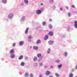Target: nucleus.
I'll return each mask as SVG.
<instances>
[{"label": "nucleus", "instance_id": "1", "mask_svg": "<svg viewBox=\"0 0 77 77\" xmlns=\"http://www.w3.org/2000/svg\"><path fill=\"white\" fill-rule=\"evenodd\" d=\"M14 16V13H11L8 16V18H9V19H12Z\"/></svg>", "mask_w": 77, "mask_h": 77}, {"label": "nucleus", "instance_id": "2", "mask_svg": "<svg viewBox=\"0 0 77 77\" xmlns=\"http://www.w3.org/2000/svg\"><path fill=\"white\" fill-rule=\"evenodd\" d=\"M49 45H52L53 44V41L52 40L49 41L48 42Z\"/></svg>", "mask_w": 77, "mask_h": 77}, {"label": "nucleus", "instance_id": "3", "mask_svg": "<svg viewBox=\"0 0 77 77\" xmlns=\"http://www.w3.org/2000/svg\"><path fill=\"white\" fill-rule=\"evenodd\" d=\"M41 13V10H38L36 11V14L38 15L40 14Z\"/></svg>", "mask_w": 77, "mask_h": 77}, {"label": "nucleus", "instance_id": "4", "mask_svg": "<svg viewBox=\"0 0 77 77\" xmlns=\"http://www.w3.org/2000/svg\"><path fill=\"white\" fill-rule=\"evenodd\" d=\"M48 34L49 35V36H53V32H52L51 31H50L49 33Z\"/></svg>", "mask_w": 77, "mask_h": 77}, {"label": "nucleus", "instance_id": "5", "mask_svg": "<svg viewBox=\"0 0 77 77\" xmlns=\"http://www.w3.org/2000/svg\"><path fill=\"white\" fill-rule=\"evenodd\" d=\"M50 72L48 71H47L46 72L45 74L46 75H50Z\"/></svg>", "mask_w": 77, "mask_h": 77}, {"label": "nucleus", "instance_id": "6", "mask_svg": "<svg viewBox=\"0 0 77 77\" xmlns=\"http://www.w3.org/2000/svg\"><path fill=\"white\" fill-rule=\"evenodd\" d=\"M75 25L74 26L75 28H77V20H75Z\"/></svg>", "mask_w": 77, "mask_h": 77}, {"label": "nucleus", "instance_id": "7", "mask_svg": "<svg viewBox=\"0 0 77 77\" xmlns=\"http://www.w3.org/2000/svg\"><path fill=\"white\" fill-rule=\"evenodd\" d=\"M29 27L27 28L26 29V30L25 31V34H27V33H28V31H29Z\"/></svg>", "mask_w": 77, "mask_h": 77}, {"label": "nucleus", "instance_id": "8", "mask_svg": "<svg viewBox=\"0 0 77 77\" xmlns=\"http://www.w3.org/2000/svg\"><path fill=\"white\" fill-rule=\"evenodd\" d=\"M33 48L34 50H37L38 49V47L36 46H34Z\"/></svg>", "mask_w": 77, "mask_h": 77}, {"label": "nucleus", "instance_id": "9", "mask_svg": "<svg viewBox=\"0 0 77 77\" xmlns=\"http://www.w3.org/2000/svg\"><path fill=\"white\" fill-rule=\"evenodd\" d=\"M23 58V56L21 55L18 58L19 60H21Z\"/></svg>", "mask_w": 77, "mask_h": 77}, {"label": "nucleus", "instance_id": "10", "mask_svg": "<svg viewBox=\"0 0 77 77\" xmlns=\"http://www.w3.org/2000/svg\"><path fill=\"white\" fill-rule=\"evenodd\" d=\"M48 38V35H46L45 37L44 38V40H47V39Z\"/></svg>", "mask_w": 77, "mask_h": 77}, {"label": "nucleus", "instance_id": "11", "mask_svg": "<svg viewBox=\"0 0 77 77\" xmlns=\"http://www.w3.org/2000/svg\"><path fill=\"white\" fill-rule=\"evenodd\" d=\"M37 59H38L37 57H35L33 58V60L34 61H36L37 60Z\"/></svg>", "mask_w": 77, "mask_h": 77}, {"label": "nucleus", "instance_id": "12", "mask_svg": "<svg viewBox=\"0 0 77 77\" xmlns=\"http://www.w3.org/2000/svg\"><path fill=\"white\" fill-rule=\"evenodd\" d=\"M24 2L26 4H27L29 3V1L28 0H24Z\"/></svg>", "mask_w": 77, "mask_h": 77}, {"label": "nucleus", "instance_id": "13", "mask_svg": "<svg viewBox=\"0 0 77 77\" xmlns=\"http://www.w3.org/2000/svg\"><path fill=\"white\" fill-rule=\"evenodd\" d=\"M23 44H24V42L23 41H21L19 43L20 45H23Z\"/></svg>", "mask_w": 77, "mask_h": 77}, {"label": "nucleus", "instance_id": "14", "mask_svg": "<svg viewBox=\"0 0 77 77\" xmlns=\"http://www.w3.org/2000/svg\"><path fill=\"white\" fill-rule=\"evenodd\" d=\"M14 50L12 49L10 51V53L11 54H12L13 53H14Z\"/></svg>", "mask_w": 77, "mask_h": 77}, {"label": "nucleus", "instance_id": "15", "mask_svg": "<svg viewBox=\"0 0 77 77\" xmlns=\"http://www.w3.org/2000/svg\"><path fill=\"white\" fill-rule=\"evenodd\" d=\"M73 76V75L72 73H70L69 74V77H72Z\"/></svg>", "mask_w": 77, "mask_h": 77}, {"label": "nucleus", "instance_id": "16", "mask_svg": "<svg viewBox=\"0 0 77 77\" xmlns=\"http://www.w3.org/2000/svg\"><path fill=\"white\" fill-rule=\"evenodd\" d=\"M41 42V40H38L36 42V44H39Z\"/></svg>", "mask_w": 77, "mask_h": 77}, {"label": "nucleus", "instance_id": "17", "mask_svg": "<svg viewBox=\"0 0 77 77\" xmlns=\"http://www.w3.org/2000/svg\"><path fill=\"white\" fill-rule=\"evenodd\" d=\"M37 56L38 57H41V54H37Z\"/></svg>", "mask_w": 77, "mask_h": 77}, {"label": "nucleus", "instance_id": "18", "mask_svg": "<svg viewBox=\"0 0 77 77\" xmlns=\"http://www.w3.org/2000/svg\"><path fill=\"white\" fill-rule=\"evenodd\" d=\"M62 66V64H60V65H58V68H61Z\"/></svg>", "mask_w": 77, "mask_h": 77}, {"label": "nucleus", "instance_id": "19", "mask_svg": "<svg viewBox=\"0 0 77 77\" xmlns=\"http://www.w3.org/2000/svg\"><path fill=\"white\" fill-rule=\"evenodd\" d=\"M25 19V17H23L22 18H21V21H24V20Z\"/></svg>", "mask_w": 77, "mask_h": 77}, {"label": "nucleus", "instance_id": "20", "mask_svg": "<svg viewBox=\"0 0 77 77\" xmlns=\"http://www.w3.org/2000/svg\"><path fill=\"white\" fill-rule=\"evenodd\" d=\"M28 75H29V74H28V73L27 72L25 73V77H27V76H28Z\"/></svg>", "mask_w": 77, "mask_h": 77}, {"label": "nucleus", "instance_id": "21", "mask_svg": "<svg viewBox=\"0 0 77 77\" xmlns=\"http://www.w3.org/2000/svg\"><path fill=\"white\" fill-rule=\"evenodd\" d=\"M14 57H15V55L14 54H12L11 55V58H14Z\"/></svg>", "mask_w": 77, "mask_h": 77}, {"label": "nucleus", "instance_id": "22", "mask_svg": "<svg viewBox=\"0 0 77 77\" xmlns=\"http://www.w3.org/2000/svg\"><path fill=\"white\" fill-rule=\"evenodd\" d=\"M6 2V0H2V2L4 3H5Z\"/></svg>", "mask_w": 77, "mask_h": 77}, {"label": "nucleus", "instance_id": "23", "mask_svg": "<svg viewBox=\"0 0 77 77\" xmlns=\"http://www.w3.org/2000/svg\"><path fill=\"white\" fill-rule=\"evenodd\" d=\"M49 28L50 29H52V26L51 25H49Z\"/></svg>", "mask_w": 77, "mask_h": 77}, {"label": "nucleus", "instance_id": "24", "mask_svg": "<svg viewBox=\"0 0 77 77\" xmlns=\"http://www.w3.org/2000/svg\"><path fill=\"white\" fill-rule=\"evenodd\" d=\"M50 49L48 48L47 51V53H50Z\"/></svg>", "mask_w": 77, "mask_h": 77}, {"label": "nucleus", "instance_id": "25", "mask_svg": "<svg viewBox=\"0 0 77 77\" xmlns=\"http://www.w3.org/2000/svg\"><path fill=\"white\" fill-rule=\"evenodd\" d=\"M21 66H24V62H22L21 63Z\"/></svg>", "mask_w": 77, "mask_h": 77}, {"label": "nucleus", "instance_id": "26", "mask_svg": "<svg viewBox=\"0 0 77 77\" xmlns=\"http://www.w3.org/2000/svg\"><path fill=\"white\" fill-rule=\"evenodd\" d=\"M49 2L50 3H54V1L53 0H49Z\"/></svg>", "mask_w": 77, "mask_h": 77}, {"label": "nucleus", "instance_id": "27", "mask_svg": "<svg viewBox=\"0 0 77 77\" xmlns=\"http://www.w3.org/2000/svg\"><path fill=\"white\" fill-rule=\"evenodd\" d=\"M15 45H16V44H15V43H14L12 44V46L13 47H15Z\"/></svg>", "mask_w": 77, "mask_h": 77}, {"label": "nucleus", "instance_id": "28", "mask_svg": "<svg viewBox=\"0 0 77 77\" xmlns=\"http://www.w3.org/2000/svg\"><path fill=\"white\" fill-rule=\"evenodd\" d=\"M55 75H56V76H57V77H59V75L57 73H56Z\"/></svg>", "mask_w": 77, "mask_h": 77}, {"label": "nucleus", "instance_id": "29", "mask_svg": "<svg viewBox=\"0 0 77 77\" xmlns=\"http://www.w3.org/2000/svg\"><path fill=\"white\" fill-rule=\"evenodd\" d=\"M42 25L43 26H45V22H44L42 23Z\"/></svg>", "mask_w": 77, "mask_h": 77}, {"label": "nucleus", "instance_id": "30", "mask_svg": "<svg viewBox=\"0 0 77 77\" xmlns=\"http://www.w3.org/2000/svg\"><path fill=\"white\" fill-rule=\"evenodd\" d=\"M72 7L73 8H75V6L74 5H72Z\"/></svg>", "mask_w": 77, "mask_h": 77}, {"label": "nucleus", "instance_id": "31", "mask_svg": "<svg viewBox=\"0 0 77 77\" xmlns=\"http://www.w3.org/2000/svg\"><path fill=\"white\" fill-rule=\"evenodd\" d=\"M67 52H65V56H67Z\"/></svg>", "mask_w": 77, "mask_h": 77}, {"label": "nucleus", "instance_id": "32", "mask_svg": "<svg viewBox=\"0 0 77 77\" xmlns=\"http://www.w3.org/2000/svg\"><path fill=\"white\" fill-rule=\"evenodd\" d=\"M68 15L69 17H71V14H70V13H68Z\"/></svg>", "mask_w": 77, "mask_h": 77}, {"label": "nucleus", "instance_id": "33", "mask_svg": "<svg viewBox=\"0 0 77 77\" xmlns=\"http://www.w3.org/2000/svg\"><path fill=\"white\" fill-rule=\"evenodd\" d=\"M59 62H60V60H57L56 61V62L57 63H59Z\"/></svg>", "mask_w": 77, "mask_h": 77}, {"label": "nucleus", "instance_id": "34", "mask_svg": "<svg viewBox=\"0 0 77 77\" xmlns=\"http://www.w3.org/2000/svg\"><path fill=\"white\" fill-rule=\"evenodd\" d=\"M30 77H33V74H30Z\"/></svg>", "mask_w": 77, "mask_h": 77}, {"label": "nucleus", "instance_id": "35", "mask_svg": "<svg viewBox=\"0 0 77 77\" xmlns=\"http://www.w3.org/2000/svg\"><path fill=\"white\" fill-rule=\"evenodd\" d=\"M28 38L29 39H32V36H30L29 37H28Z\"/></svg>", "mask_w": 77, "mask_h": 77}, {"label": "nucleus", "instance_id": "36", "mask_svg": "<svg viewBox=\"0 0 77 77\" xmlns=\"http://www.w3.org/2000/svg\"><path fill=\"white\" fill-rule=\"evenodd\" d=\"M49 21L50 22H51V21H52V19H49Z\"/></svg>", "mask_w": 77, "mask_h": 77}, {"label": "nucleus", "instance_id": "37", "mask_svg": "<svg viewBox=\"0 0 77 77\" xmlns=\"http://www.w3.org/2000/svg\"><path fill=\"white\" fill-rule=\"evenodd\" d=\"M37 63H35V66H37Z\"/></svg>", "mask_w": 77, "mask_h": 77}, {"label": "nucleus", "instance_id": "38", "mask_svg": "<svg viewBox=\"0 0 77 77\" xmlns=\"http://www.w3.org/2000/svg\"><path fill=\"white\" fill-rule=\"evenodd\" d=\"M66 8L68 10L69 9V8L68 7H66Z\"/></svg>", "mask_w": 77, "mask_h": 77}, {"label": "nucleus", "instance_id": "39", "mask_svg": "<svg viewBox=\"0 0 77 77\" xmlns=\"http://www.w3.org/2000/svg\"><path fill=\"white\" fill-rule=\"evenodd\" d=\"M51 68H53V66H51Z\"/></svg>", "mask_w": 77, "mask_h": 77}, {"label": "nucleus", "instance_id": "40", "mask_svg": "<svg viewBox=\"0 0 77 77\" xmlns=\"http://www.w3.org/2000/svg\"><path fill=\"white\" fill-rule=\"evenodd\" d=\"M40 5H41V6H42L43 5V4H42V3H41L40 4Z\"/></svg>", "mask_w": 77, "mask_h": 77}, {"label": "nucleus", "instance_id": "41", "mask_svg": "<svg viewBox=\"0 0 77 77\" xmlns=\"http://www.w3.org/2000/svg\"><path fill=\"white\" fill-rule=\"evenodd\" d=\"M39 77H42V75H39Z\"/></svg>", "mask_w": 77, "mask_h": 77}, {"label": "nucleus", "instance_id": "42", "mask_svg": "<svg viewBox=\"0 0 77 77\" xmlns=\"http://www.w3.org/2000/svg\"><path fill=\"white\" fill-rule=\"evenodd\" d=\"M40 66H41V65H42V63H40Z\"/></svg>", "mask_w": 77, "mask_h": 77}, {"label": "nucleus", "instance_id": "43", "mask_svg": "<svg viewBox=\"0 0 77 77\" xmlns=\"http://www.w3.org/2000/svg\"><path fill=\"white\" fill-rule=\"evenodd\" d=\"M21 5H22V6H23V5H24V4H23V3H21Z\"/></svg>", "mask_w": 77, "mask_h": 77}, {"label": "nucleus", "instance_id": "44", "mask_svg": "<svg viewBox=\"0 0 77 77\" xmlns=\"http://www.w3.org/2000/svg\"><path fill=\"white\" fill-rule=\"evenodd\" d=\"M60 10H61V11H62V10H63V9L62 8H60Z\"/></svg>", "mask_w": 77, "mask_h": 77}, {"label": "nucleus", "instance_id": "45", "mask_svg": "<svg viewBox=\"0 0 77 77\" xmlns=\"http://www.w3.org/2000/svg\"><path fill=\"white\" fill-rule=\"evenodd\" d=\"M72 71L73 72L74 71V69H72Z\"/></svg>", "mask_w": 77, "mask_h": 77}, {"label": "nucleus", "instance_id": "46", "mask_svg": "<svg viewBox=\"0 0 77 77\" xmlns=\"http://www.w3.org/2000/svg\"><path fill=\"white\" fill-rule=\"evenodd\" d=\"M30 49H31V48H32V46H30Z\"/></svg>", "mask_w": 77, "mask_h": 77}, {"label": "nucleus", "instance_id": "47", "mask_svg": "<svg viewBox=\"0 0 77 77\" xmlns=\"http://www.w3.org/2000/svg\"><path fill=\"white\" fill-rule=\"evenodd\" d=\"M49 77H53V76H51V75H50Z\"/></svg>", "mask_w": 77, "mask_h": 77}, {"label": "nucleus", "instance_id": "48", "mask_svg": "<svg viewBox=\"0 0 77 77\" xmlns=\"http://www.w3.org/2000/svg\"><path fill=\"white\" fill-rule=\"evenodd\" d=\"M28 41H29V40H28Z\"/></svg>", "mask_w": 77, "mask_h": 77}, {"label": "nucleus", "instance_id": "49", "mask_svg": "<svg viewBox=\"0 0 77 77\" xmlns=\"http://www.w3.org/2000/svg\"><path fill=\"white\" fill-rule=\"evenodd\" d=\"M46 67H47V66H46Z\"/></svg>", "mask_w": 77, "mask_h": 77}]
</instances>
